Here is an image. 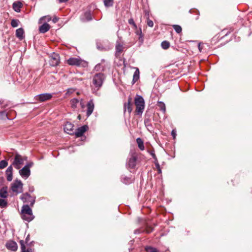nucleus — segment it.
<instances>
[{
    "mask_svg": "<svg viewBox=\"0 0 252 252\" xmlns=\"http://www.w3.org/2000/svg\"><path fill=\"white\" fill-rule=\"evenodd\" d=\"M21 217L23 220L28 222H30L34 219V216L33 215L32 210L29 205H24L22 206L21 210Z\"/></svg>",
    "mask_w": 252,
    "mask_h": 252,
    "instance_id": "f257e3e1",
    "label": "nucleus"
},
{
    "mask_svg": "<svg viewBox=\"0 0 252 252\" xmlns=\"http://www.w3.org/2000/svg\"><path fill=\"white\" fill-rule=\"evenodd\" d=\"M105 79L104 74L99 72L96 73L93 78L92 83L94 87V90H98L102 86Z\"/></svg>",
    "mask_w": 252,
    "mask_h": 252,
    "instance_id": "f03ea898",
    "label": "nucleus"
},
{
    "mask_svg": "<svg viewBox=\"0 0 252 252\" xmlns=\"http://www.w3.org/2000/svg\"><path fill=\"white\" fill-rule=\"evenodd\" d=\"M134 102L136 106V111L138 115H142L144 107L145 102L142 96L136 95L135 97Z\"/></svg>",
    "mask_w": 252,
    "mask_h": 252,
    "instance_id": "7ed1b4c3",
    "label": "nucleus"
},
{
    "mask_svg": "<svg viewBox=\"0 0 252 252\" xmlns=\"http://www.w3.org/2000/svg\"><path fill=\"white\" fill-rule=\"evenodd\" d=\"M24 163V158L18 153H16L13 158L12 163L10 165L14 167L16 169H20L21 165Z\"/></svg>",
    "mask_w": 252,
    "mask_h": 252,
    "instance_id": "20e7f679",
    "label": "nucleus"
},
{
    "mask_svg": "<svg viewBox=\"0 0 252 252\" xmlns=\"http://www.w3.org/2000/svg\"><path fill=\"white\" fill-rule=\"evenodd\" d=\"M67 63L70 65L86 67L87 66V62L76 58H70L67 60Z\"/></svg>",
    "mask_w": 252,
    "mask_h": 252,
    "instance_id": "39448f33",
    "label": "nucleus"
},
{
    "mask_svg": "<svg viewBox=\"0 0 252 252\" xmlns=\"http://www.w3.org/2000/svg\"><path fill=\"white\" fill-rule=\"evenodd\" d=\"M23 184L21 180L16 179L11 185V189L16 193H21L23 191Z\"/></svg>",
    "mask_w": 252,
    "mask_h": 252,
    "instance_id": "423d86ee",
    "label": "nucleus"
},
{
    "mask_svg": "<svg viewBox=\"0 0 252 252\" xmlns=\"http://www.w3.org/2000/svg\"><path fill=\"white\" fill-rule=\"evenodd\" d=\"M137 159V157L135 153L132 154L130 157L127 159L126 166L129 170L134 169L135 167Z\"/></svg>",
    "mask_w": 252,
    "mask_h": 252,
    "instance_id": "0eeeda50",
    "label": "nucleus"
},
{
    "mask_svg": "<svg viewBox=\"0 0 252 252\" xmlns=\"http://www.w3.org/2000/svg\"><path fill=\"white\" fill-rule=\"evenodd\" d=\"M20 198L23 202L30 203L31 206H33L35 201V197H32L28 192L22 194Z\"/></svg>",
    "mask_w": 252,
    "mask_h": 252,
    "instance_id": "6e6552de",
    "label": "nucleus"
},
{
    "mask_svg": "<svg viewBox=\"0 0 252 252\" xmlns=\"http://www.w3.org/2000/svg\"><path fill=\"white\" fill-rule=\"evenodd\" d=\"M51 66H56L58 65L60 63V56L58 54L53 53L50 56L49 61Z\"/></svg>",
    "mask_w": 252,
    "mask_h": 252,
    "instance_id": "1a4fd4ad",
    "label": "nucleus"
},
{
    "mask_svg": "<svg viewBox=\"0 0 252 252\" xmlns=\"http://www.w3.org/2000/svg\"><path fill=\"white\" fill-rule=\"evenodd\" d=\"M74 126L69 122H67L64 125V131L70 135H74Z\"/></svg>",
    "mask_w": 252,
    "mask_h": 252,
    "instance_id": "9d476101",
    "label": "nucleus"
},
{
    "mask_svg": "<svg viewBox=\"0 0 252 252\" xmlns=\"http://www.w3.org/2000/svg\"><path fill=\"white\" fill-rule=\"evenodd\" d=\"M19 173L23 178L27 179L31 175V170L24 166L22 169H19Z\"/></svg>",
    "mask_w": 252,
    "mask_h": 252,
    "instance_id": "9b49d317",
    "label": "nucleus"
},
{
    "mask_svg": "<svg viewBox=\"0 0 252 252\" xmlns=\"http://www.w3.org/2000/svg\"><path fill=\"white\" fill-rule=\"evenodd\" d=\"M88 127L87 126H83L77 128L75 131H74V134L76 137L82 136L83 134L87 130Z\"/></svg>",
    "mask_w": 252,
    "mask_h": 252,
    "instance_id": "f8f14e48",
    "label": "nucleus"
},
{
    "mask_svg": "<svg viewBox=\"0 0 252 252\" xmlns=\"http://www.w3.org/2000/svg\"><path fill=\"white\" fill-rule=\"evenodd\" d=\"M94 105L93 100L92 99H91L90 101H88L87 104V109L86 115L87 116V117L90 116L92 114L94 111Z\"/></svg>",
    "mask_w": 252,
    "mask_h": 252,
    "instance_id": "ddd939ff",
    "label": "nucleus"
},
{
    "mask_svg": "<svg viewBox=\"0 0 252 252\" xmlns=\"http://www.w3.org/2000/svg\"><path fill=\"white\" fill-rule=\"evenodd\" d=\"M6 247L7 249L12 251H16L18 249L17 243L12 240L9 241L6 243Z\"/></svg>",
    "mask_w": 252,
    "mask_h": 252,
    "instance_id": "4468645a",
    "label": "nucleus"
},
{
    "mask_svg": "<svg viewBox=\"0 0 252 252\" xmlns=\"http://www.w3.org/2000/svg\"><path fill=\"white\" fill-rule=\"evenodd\" d=\"M38 99L41 102L45 101L50 99L52 97V94L49 93H45L38 94L36 96Z\"/></svg>",
    "mask_w": 252,
    "mask_h": 252,
    "instance_id": "2eb2a0df",
    "label": "nucleus"
},
{
    "mask_svg": "<svg viewBox=\"0 0 252 252\" xmlns=\"http://www.w3.org/2000/svg\"><path fill=\"white\" fill-rule=\"evenodd\" d=\"M5 175L6 177V180L8 182H10L13 179V167L12 165H10L8 167L5 171Z\"/></svg>",
    "mask_w": 252,
    "mask_h": 252,
    "instance_id": "dca6fc26",
    "label": "nucleus"
},
{
    "mask_svg": "<svg viewBox=\"0 0 252 252\" xmlns=\"http://www.w3.org/2000/svg\"><path fill=\"white\" fill-rule=\"evenodd\" d=\"M50 25L48 23H45L39 27V31L40 32L44 33L47 32L50 30Z\"/></svg>",
    "mask_w": 252,
    "mask_h": 252,
    "instance_id": "f3484780",
    "label": "nucleus"
},
{
    "mask_svg": "<svg viewBox=\"0 0 252 252\" xmlns=\"http://www.w3.org/2000/svg\"><path fill=\"white\" fill-rule=\"evenodd\" d=\"M116 56H119L123 51V45L119 42H117L116 44Z\"/></svg>",
    "mask_w": 252,
    "mask_h": 252,
    "instance_id": "a211bd4d",
    "label": "nucleus"
},
{
    "mask_svg": "<svg viewBox=\"0 0 252 252\" xmlns=\"http://www.w3.org/2000/svg\"><path fill=\"white\" fill-rule=\"evenodd\" d=\"M7 187H3L0 189V197L6 198L8 197Z\"/></svg>",
    "mask_w": 252,
    "mask_h": 252,
    "instance_id": "6ab92c4d",
    "label": "nucleus"
},
{
    "mask_svg": "<svg viewBox=\"0 0 252 252\" xmlns=\"http://www.w3.org/2000/svg\"><path fill=\"white\" fill-rule=\"evenodd\" d=\"M19 243L21 245V252H32V250L31 248H28L26 249L24 240H20Z\"/></svg>",
    "mask_w": 252,
    "mask_h": 252,
    "instance_id": "aec40b11",
    "label": "nucleus"
},
{
    "mask_svg": "<svg viewBox=\"0 0 252 252\" xmlns=\"http://www.w3.org/2000/svg\"><path fill=\"white\" fill-rule=\"evenodd\" d=\"M145 126L147 127L149 131H152L153 127L151 123V120L149 118H145L144 121Z\"/></svg>",
    "mask_w": 252,
    "mask_h": 252,
    "instance_id": "412c9836",
    "label": "nucleus"
},
{
    "mask_svg": "<svg viewBox=\"0 0 252 252\" xmlns=\"http://www.w3.org/2000/svg\"><path fill=\"white\" fill-rule=\"evenodd\" d=\"M24 32L22 28L18 29L16 31V36L20 40H22L24 38Z\"/></svg>",
    "mask_w": 252,
    "mask_h": 252,
    "instance_id": "4be33fe9",
    "label": "nucleus"
},
{
    "mask_svg": "<svg viewBox=\"0 0 252 252\" xmlns=\"http://www.w3.org/2000/svg\"><path fill=\"white\" fill-rule=\"evenodd\" d=\"M22 6V3L20 1H15L13 3L12 8L15 11L19 12L20 11V8Z\"/></svg>",
    "mask_w": 252,
    "mask_h": 252,
    "instance_id": "5701e85b",
    "label": "nucleus"
},
{
    "mask_svg": "<svg viewBox=\"0 0 252 252\" xmlns=\"http://www.w3.org/2000/svg\"><path fill=\"white\" fill-rule=\"evenodd\" d=\"M135 68V71L134 73V74L133 75V80L132 82L133 84H134L136 82H137L138 79H139V74L140 72L139 70V69L137 67H134Z\"/></svg>",
    "mask_w": 252,
    "mask_h": 252,
    "instance_id": "b1692460",
    "label": "nucleus"
},
{
    "mask_svg": "<svg viewBox=\"0 0 252 252\" xmlns=\"http://www.w3.org/2000/svg\"><path fill=\"white\" fill-rule=\"evenodd\" d=\"M0 118L2 119H8V120H12L13 118H11L9 115V112H7L6 111H3L0 112Z\"/></svg>",
    "mask_w": 252,
    "mask_h": 252,
    "instance_id": "393cba45",
    "label": "nucleus"
},
{
    "mask_svg": "<svg viewBox=\"0 0 252 252\" xmlns=\"http://www.w3.org/2000/svg\"><path fill=\"white\" fill-rule=\"evenodd\" d=\"M122 182L125 184H129L132 183V180L130 177H127L125 175H122L121 177Z\"/></svg>",
    "mask_w": 252,
    "mask_h": 252,
    "instance_id": "a878e982",
    "label": "nucleus"
},
{
    "mask_svg": "<svg viewBox=\"0 0 252 252\" xmlns=\"http://www.w3.org/2000/svg\"><path fill=\"white\" fill-rule=\"evenodd\" d=\"M131 101V98H129L128 102L127 103H125L124 105V111L125 112L127 110L129 113H130L132 111V107L131 105L132 104L130 102Z\"/></svg>",
    "mask_w": 252,
    "mask_h": 252,
    "instance_id": "bb28decb",
    "label": "nucleus"
},
{
    "mask_svg": "<svg viewBox=\"0 0 252 252\" xmlns=\"http://www.w3.org/2000/svg\"><path fill=\"white\" fill-rule=\"evenodd\" d=\"M157 106L159 108V109L162 111L163 113H165L166 112V107L165 104L162 101H158L157 103Z\"/></svg>",
    "mask_w": 252,
    "mask_h": 252,
    "instance_id": "cd10ccee",
    "label": "nucleus"
},
{
    "mask_svg": "<svg viewBox=\"0 0 252 252\" xmlns=\"http://www.w3.org/2000/svg\"><path fill=\"white\" fill-rule=\"evenodd\" d=\"M135 33L136 35H138V40L139 42H140L141 43L143 42V35L142 32V30L141 28H139V30H136L135 32Z\"/></svg>",
    "mask_w": 252,
    "mask_h": 252,
    "instance_id": "c85d7f7f",
    "label": "nucleus"
},
{
    "mask_svg": "<svg viewBox=\"0 0 252 252\" xmlns=\"http://www.w3.org/2000/svg\"><path fill=\"white\" fill-rule=\"evenodd\" d=\"M70 104L72 108L75 109L77 108V105L79 102V100L75 98H72L70 100Z\"/></svg>",
    "mask_w": 252,
    "mask_h": 252,
    "instance_id": "c756f323",
    "label": "nucleus"
},
{
    "mask_svg": "<svg viewBox=\"0 0 252 252\" xmlns=\"http://www.w3.org/2000/svg\"><path fill=\"white\" fill-rule=\"evenodd\" d=\"M136 142L138 144V148L141 150H144V143H143V141H142V140L140 138H137L136 139Z\"/></svg>",
    "mask_w": 252,
    "mask_h": 252,
    "instance_id": "7c9ffc66",
    "label": "nucleus"
},
{
    "mask_svg": "<svg viewBox=\"0 0 252 252\" xmlns=\"http://www.w3.org/2000/svg\"><path fill=\"white\" fill-rule=\"evenodd\" d=\"M104 5L106 7L113 6L114 4V0H103Z\"/></svg>",
    "mask_w": 252,
    "mask_h": 252,
    "instance_id": "2f4dec72",
    "label": "nucleus"
},
{
    "mask_svg": "<svg viewBox=\"0 0 252 252\" xmlns=\"http://www.w3.org/2000/svg\"><path fill=\"white\" fill-rule=\"evenodd\" d=\"M5 198H0V207L4 208L7 206V201L4 199Z\"/></svg>",
    "mask_w": 252,
    "mask_h": 252,
    "instance_id": "473e14b6",
    "label": "nucleus"
},
{
    "mask_svg": "<svg viewBox=\"0 0 252 252\" xmlns=\"http://www.w3.org/2000/svg\"><path fill=\"white\" fill-rule=\"evenodd\" d=\"M145 249L146 252H159L157 249L151 246H147Z\"/></svg>",
    "mask_w": 252,
    "mask_h": 252,
    "instance_id": "72a5a7b5",
    "label": "nucleus"
},
{
    "mask_svg": "<svg viewBox=\"0 0 252 252\" xmlns=\"http://www.w3.org/2000/svg\"><path fill=\"white\" fill-rule=\"evenodd\" d=\"M20 21L17 19H12L11 21V26L13 28L17 27L19 26Z\"/></svg>",
    "mask_w": 252,
    "mask_h": 252,
    "instance_id": "f704fd0d",
    "label": "nucleus"
},
{
    "mask_svg": "<svg viewBox=\"0 0 252 252\" xmlns=\"http://www.w3.org/2000/svg\"><path fill=\"white\" fill-rule=\"evenodd\" d=\"M161 46L163 49H167L169 47L170 43L166 40H164L161 42Z\"/></svg>",
    "mask_w": 252,
    "mask_h": 252,
    "instance_id": "c9c22d12",
    "label": "nucleus"
},
{
    "mask_svg": "<svg viewBox=\"0 0 252 252\" xmlns=\"http://www.w3.org/2000/svg\"><path fill=\"white\" fill-rule=\"evenodd\" d=\"M8 165V162L6 160H2L0 161V169H2L6 167Z\"/></svg>",
    "mask_w": 252,
    "mask_h": 252,
    "instance_id": "e433bc0d",
    "label": "nucleus"
},
{
    "mask_svg": "<svg viewBox=\"0 0 252 252\" xmlns=\"http://www.w3.org/2000/svg\"><path fill=\"white\" fill-rule=\"evenodd\" d=\"M84 16L88 21L92 20V14L90 11H87L85 13Z\"/></svg>",
    "mask_w": 252,
    "mask_h": 252,
    "instance_id": "4c0bfd02",
    "label": "nucleus"
},
{
    "mask_svg": "<svg viewBox=\"0 0 252 252\" xmlns=\"http://www.w3.org/2000/svg\"><path fill=\"white\" fill-rule=\"evenodd\" d=\"M173 28L177 33H180L182 32V29L180 26L178 25H173Z\"/></svg>",
    "mask_w": 252,
    "mask_h": 252,
    "instance_id": "58836bf2",
    "label": "nucleus"
},
{
    "mask_svg": "<svg viewBox=\"0 0 252 252\" xmlns=\"http://www.w3.org/2000/svg\"><path fill=\"white\" fill-rule=\"evenodd\" d=\"M94 70L96 71H103L104 66L100 63L97 64L94 67Z\"/></svg>",
    "mask_w": 252,
    "mask_h": 252,
    "instance_id": "ea45409f",
    "label": "nucleus"
},
{
    "mask_svg": "<svg viewBox=\"0 0 252 252\" xmlns=\"http://www.w3.org/2000/svg\"><path fill=\"white\" fill-rule=\"evenodd\" d=\"M154 230V228L151 226L147 225L145 228V232L147 233H150Z\"/></svg>",
    "mask_w": 252,
    "mask_h": 252,
    "instance_id": "a19ab883",
    "label": "nucleus"
},
{
    "mask_svg": "<svg viewBox=\"0 0 252 252\" xmlns=\"http://www.w3.org/2000/svg\"><path fill=\"white\" fill-rule=\"evenodd\" d=\"M128 23L130 25H131L132 26H133V27H134V28L136 30L137 28V27L136 26V25L135 24L134 21V20L133 19V18H130L128 21Z\"/></svg>",
    "mask_w": 252,
    "mask_h": 252,
    "instance_id": "79ce46f5",
    "label": "nucleus"
},
{
    "mask_svg": "<svg viewBox=\"0 0 252 252\" xmlns=\"http://www.w3.org/2000/svg\"><path fill=\"white\" fill-rule=\"evenodd\" d=\"M8 112H9V116L13 119L15 117L16 112L13 110H9Z\"/></svg>",
    "mask_w": 252,
    "mask_h": 252,
    "instance_id": "37998d69",
    "label": "nucleus"
},
{
    "mask_svg": "<svg viewBox=\"0 0 252 252\" xmlns=\"http://www.w3.org/2000/svg\"><path fill=\"white\" fill-rule=\"evenodd\" d=\"M147 25L150 27H153L154 26L153 21L150 20L149 17H147Z\"/></svg>",
    "mask_w": 252,
    "mask_h": 252,
    "instance_id": "c03bdc74",
    "label": "nucleus"
},
{
    "mask_svg": "<svg viewBox=\"0 0 252 252\" xmlns=\"http://www.w3.org/2000/svg\"><path fill=\"white\" fill-rule=\"evenodd\" d=\"M75 90L73 88H69L66 90V95H69L74 92Z\"/></svg>",
    "mask_w": 252,
    "mask_h": 252,
    "instance_id": "a18cd8bd",
    "label": "nucleus"
},
{
    "mask_svg": "<svg viewBox=\"0 0 252 252\" xmlns=\"http://www.w3.org/2000/svg\"><path fill=\"white\" fill-rule=\"evenodd\" d=\"M33 165V162H29L27 163L24 166L25 167H27V168H28V169H30V168L31 167H32Z\"/></svg>",
    "mask_w": 252,
    "mask_h": 252,
    "instance_id": "49530a36",
    "label": "nucleus"
},
{
    "mask_svg": "<svg viewBox=\"0 0 252 252\" xmlns=\"http://www.w3.org/2000/svg\"><path fill=\"white\" fill-rule=\"evenodd\" d=\"M156 168L158 169V173L160 174L161 173V170L159 163H157L155 165Z\"/></svg>",
    "mask_w": 252,
    "mask_h": 252,
    "instance_id": "de8ad7c7",
    "label": "nucleus"
},
{
    "mask_svg": "<svg viewBox=\"0 0 252 252\" xmlns=\"http://www.w3.org/2000/svg\"><path fill=\"white\" fill-rule=\"evenodd\" d=\"M150 155L152 156V158L154 159V158H157L155 154V151L154 150H152V151H151L150 152Z\"/></svg>",
    "mask_w": 252,
    "mask_h": 252,
    "instance_id": "09e8293b",
    "label": "nucleus"
},
{
    "mask_svg": "<svg viewBox=\"0 0 252 252\" xmlns=\"http://www.w3.org/2000/svg\"><path fill=\"white\" fill-rule=\"evenodd\" d=\"M30 240V234H28L25 239V243L29 245V241Z\"/></svg>",
    "mask_w": 252,
    "mask_h": 252,
    "instance_id": "8fccbe9b",
    "label": "nucleus"
},
{
    "mask_svg": "<svg viewBox=\"0 0 252 252\" xmlns=\"http://www.w3.org/2000/svg\"><path fill=\"white\" fill-rule=\"evenodd\" d=\"M171 135L173 136V138H175L176 136V131L175 130H172L171 131Z\"/></svg>",
    "mask_w": 252,
    "mask_h": 252,
    "instance_id": "3c124183",
    "label": "nucleus"
},
{
    "mask_svg": "<svg viewBox=\"0 0 252 252\" xmlns=\"http://www.w3.org/2000/svg\"><path fill=\"white\" fill-rule=\"evenodd\" d=\"M198 50H199V52H202V45L200 43H199L198 44Z\"/></svg>",
    "mask_w": 252,
    "mask_h": 252,
    "instance_id": "603ef678",
    "label": "nucleus"
},
{
    "mask_svg": "<svg viewBox=\"0 0 252 252\" xmlns=\"http://www.w3.org/2000/svg\"><path fill=\"white\" fill-rule=\"evenodd\" d=\"M34 190V187L33 186L30 187L29 188V191L31 192H33Z\"/></svg>",
    "mask_w": 252,
    "mask_h": 252,
    "instance_id": "864d4df0",
    "label": "nucleus"
},
{
    "mask_svg": "<svg viewBox=\"0 0 252 252\" xmlns=\"http://www.w3.org/2000/svg\"><path fill=\"white\" fill-rule=\"evenodd\" d=\"M59 3H64L67 2L68 0H57Z\"/></svg>",
    "mask_w": 252,
    "mask_h": 252,
    "instance_id": "5fc2aeb1",
    "label": "nucleus"
},
{
    "mask_svg": "<svg viewBox=\"0 0 252 252\" xmlns=\"http://www.w3.org/2000/svg\"><path fill=\"white\" fill-rule=\"evenodd\" d=\"M140 232H141L140 230H139L138 229H137L134 230V233L136 234H139Z\"/></svg>",
    "mask_w": 252,
    "mask_h": 252,
    "instance_id": "6e6d98bb",
    "label": "nucleus"
},
{
    "mask_svg": "<svg viewBox=\"0 0 252 252\" xmlns=\"http://www.w3.org/2000/svg\"><path fill=\"white\" fill-rule=\"evenodd\" d=\"M145 14L146 16H147L148 17H149V12L148 10H145L144 11Z\"/></svg>",
    "mask_w": 252,
    "mask_h": 252,
    "instance_id": "4d7b16f0",
    "label": "nucleus"
},
{
    "mask_svg": "<svg viewBox=\"0 0 252 252\" xmlns=\"http://www.w3.org/2000/svg\"><path fill=\"white\" fill-rule=\"evenodd\" d=\"M154 163L155 165H156L157 163H159L157 158H154Z\"/></svg>",
    "mask_w": 252,
    "mask_h": 252,
    "instance_id": "13d9d810",
    "label": "nucleus"
},
{
    "mask_svg": "<svg viewBox=\"0 0 252 252\" xmlns=\"http://www.w3.org/2000/svg\"><path fill=\"white\" fill-rule=\"evenodd\" d=\"M53 21L54 23H56L58 21V19L55 18L53 19Z\"/></svg>",
    "mask_w": 252,
    "mask_h": 252,
    "instance_id": "bf43d9fd",
    "label": "nucleus"
},
{
    "mask_svg": "<svg viewBox=\"0 0 252 252\" xmlns=\"http://www.w3.org/2000/svg\"><path fill=\"white\" fill-rule=\"evenodd\" d=\"M23 158H24V161L25 160H27L28 158L27 157H23Z\"/></svg>",
    "mask_w": 252,
    "mask_h": 252,
    "instance_id": "052dcab7",
    "label": "nucleus"
},
{
    "mask_svg": "<svg viewBox=\"0 0 252 252\" xmlns=\"http://www.w3.org/2000/svg\"><path fill=\"white\" fill-rule=\"evenodd\" d=\"M33 242H34L33 241H32L31 242L29 243V245L28 246H31Z\"/></svg>",
    "mask_w": 252,
    "mask_h": 252,
    "instance_id": "680f3d73",
    "label": "nucleus"
},
{
    "mask_svg": "<svg viewBox=\"0 0 252 252\" xmlns=\"http://www.w3.org/2000/svg\"><path fill=\"white\" fill-rule=\"evenodd\" d=\"M197 11V12H198V14L199 15V11H197V10H196Z\"/></svg>",
    "mask_w": 252,
    "mask_h": 252,
    "instance_id": "e2e57ef3",
    "label": "nucleus"
},
{
    "mask_svg": "<svg viewBox=\"0 0 252 252\" xmlns=\"http://www.w3.org/2000/svg\"><path fill=\"white\" fill-rule=\"evenodd\" d=\"M189 12H190V13H191V9H190V10H189Z\"/></svg>",
    "mask_w": 252,
    "mask_h": 252,
    "instance_id": "0e129e2a",
    "label": "nucleus"
}]
</instances>
